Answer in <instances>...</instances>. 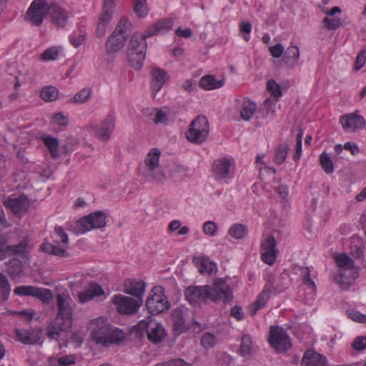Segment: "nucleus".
Instances as JSON below:
<instances>
[{"label": "nucleus", "instance_id": "nucleus-62", "mask_svg": "<svg viewBox=\"0 0 366 366\" xmlns=\"http://www.w3.org/2000/svg\"><path fill=\"white\" fill-rule=\"evenodd\" d=\"M269 51L272 57L278 59L283 54L285 48L282 44L279 43L269 47Z\"/></svg>", "mask_w": 366, "mask_h": 366}, {"label": "nucleus", "instance_id": "nucleus-32", "mask_svg": "<svg viewBox=\"0 0 366 366\" xmlns=\"http://www.w3.org/2000/svg\"><path fill=\"white\" fill-rule=\"evenodd\" d=\"M237 108L240 114L241 119L244 121L251 119L257 109L255 103L247 99L238 101Z\"/></svg>", "mask_w": 366, "mask_h": 366}, {"label": "nucleus", "instance_id": "nucleus-58", "mask_svg": "<svg viewBox=\"0 0 366 366\" xmlns=\"http://www.w3.org/2000/svg\"><path fill=\"white\" fill-rule=\"evenodd\" d=\"M115 6V0H104L101 14L112 16Z\"/></svg>", "mask_w": 366, "mask_h": 366}, {"label": "nucleus", "instance_id": "nucleus-47", "mask_svg": "<svg viewBox=\"0 0 366 366\" xmlns=\"http://www.w3.org/2000/svg\"><path fill=\"white\" fill-rule=\"evenodd\" d=\"M247 233V229L246 227L241 224H233L228 230V235L231 237L239 239H242L246 236Z\"/></svg>", "mask_w": 366, "mask_h": 366}, {"label": "nucleus", "instance_id": "nucleus-30", "mask_svg": "<svg viewBox=\"0 0 366 366\" xmlns=\"http://www.w3.org/2000/svg\"><path fill=\"white\" fill-rule=\"evenodd\" d=\"M14 293L19 296H32L38 297L43 303L46 302V290L33 286H18Z\"/></svg>", "mask_w": 366, "mask_h": 366}, {"label": "nucleus", "instance_id": "nucleus-14", "mask_svg": "<svg viewBox=\"0 0 366 366\" xmlns=\"http://www.w3.org/2000/svg\"><path fill=\"white\" fill-rule=\"evenodd\" d=\"M115 119L109 115L101 122L89 127L90 132L102 142H107L114 131Z\"/></svg>", "mask_w": 366, "mask_h": 366}, {"label": "nucleus", "instance_id": "nucleus-25", "mask_svg": "<svg viewBox=\"0 0 366 366\" xmlns=\"http://www.w3.org/2000/svg\"><path fill=\"white\" fill-rule=\"evenodd\" d=\"M143 114L149 117L156 124H165L170 119V111L167 107L146 108Z\"/></svg>", "mask_w": 366, "mask_h": 366}, {"label": "nucleus", "instance_id": "nucleus-12", "mask_svg": "<svg viewBox=\"0 0 366 366\" xmlns=\"http://www.w3.org/2000/svg\"><path fill=\"white\" fill-rule=\"evenodd\" d=\"M186 313H187V311L184 312L179 309H176L172 312L173 330L177 335L189 331L191 326L193 327L194 331L196 330V328L199 330L200 328L197 322L187 319Z\"/></svg>", "mask_w": 366, "mask_h": 366}, {"label": "nucleus", "instance_id": "nucleus-1", "mask_svg": "<svg viewBox=\"0 0 366 366\" xmlns=\"http://www.w3.org/2000/svg\"><path fill=\"white\" fill-rule=\"evenodd\" d=\"M186 299L192 304L217 302H230L233 298L232 290L223 279H216L212 285L192 286L185 291Z\"/></svg>", "mask_w": 366, "mask_h": 366}, {"label": "nucleus", "instance_id": "nucleus-61", "mask_svg": "<svg viewBox=\"0 0 366 366\" xmlns=\"http://www.w3.org/2000/svg\"><path fill=\"white\" fill-rule=\"evenodd\" d=\"M348 317L355 322L366 324V315L356 310L347 311Z\"/></svg>", "mask_w": 366, "mask_h": 366}, {"label": "nucleus", "instance_id": "nucleus-35", "mask_svg": "<svg viewBox=\"0 0 366 366\" xmlns=\"http://www.w3.org/2000/svg\"><path fill=\"white\" fill-rule=\"evenodd\" d=\"M87 39V31L84 25H79L77 29L73 31L69 36L70 44L78 48L86 42Z\"/></svg>", "mask_w": 366, "mask_h": 366}, {"label": "nucleus", "instance_id": "nucleus-49", "mask_svg": "<svg viewBox=\"0 0 366 366\" xmlns=\"http://www.w3.org/2000/svg\"><path fill=\"white\" fill-rule=\"evenodd\" d=\"M64 56V50L61 46H53L47 49V61H57Z\"/></svg>", "mask_w": 366, "mask_h": 366}, {"label": "nucleus", "instance_id": "nucleus-18", "mask_svg": "<svg viewBox=\"0 0 366 366\" xmlns=\"http://www.w3.org/2000/svg\"><path fill=\"white\" fill-rule=\"evenodd\" d=\"M261 257L262 261L269 265H272L277 258L278 250L276 248V242L274 237L265 236L261 244Z\"/></svg>", "mask_w": 366, "mask_h": 366}, {"label": "nucleus", "instance_id": "nucleus-36", "mask_svg": "<svg viewBox=\"0 0 366 366\" xmlns=\"http://www.w3.org/2000/svg\"><path fill=\"white\" fill-rule=\"evenodd\" d=\"M357 272H355L354 271H352L351 273L339 272L334 276V281L342 290H347L357 277Z\"/></svg>", "mask_w": 366, "mask_h": 366}, {"label": "nucleus", "instance_id": "nucleus-63", "mask_svg": "<svg viewBox=\"0 0 366 366\" xmlns=\"http://www.w3.org/2000/svg\"><path fill=\"white\" fill-rule=\"evenodd\" d=\"M230 315L232 317L235 318L237 321H241L244 317V311L242 307L239 305H235L232 307L230 311Z\"/></svg>", "mask_w": 366, "mask_h": 366}, {"label": "nucleus", "instance_id": "nucleus-55", "mask_svg": "<svg viewBox=\"0 0 366 366\" xmlns=\"http://www.w3.org/2000/svg\"><path fill=\"white\" fill-rule=\"evenodd\" d=\"M217 342L216 336L211 332L204 333L201 338V344L204 348H212Z\"/></svg>", "mask_w": 366, "mask_h": 366}, {"label": "nucleus", "instance_id": "nucleus-40", "mask_svg": "<svg viewBox=\"0 0 366 366\" xmlns=\"http://www.w3.org/2000/svg\"><path fill=\"white\" fill-rule=\"evenodd\" d=\"M47 149L55 162L53 167L56 168V165L61 162V150L56 138L47 136Z\"/></svg>", "mask_w": 366, "mask_h": 366}, {"label": "nucleus", "instance_id": "nucleus-31", "mask_svg": "<svg viewBox=\"0 0 366 366\" xmlns=\"http://www.w3.org/2000/svg\"><path fill=\"white\" fill-rule=\"evenodd\" d=\"M173 27V21L171 19H162L152 24L146 29L147 36H152L164 34Z\"/></svg>", "mask_w": 366, "mask_h": 366}, {"label": "nucleus", "instance_id": "nucleus-11", "mask_svg": "<svg viewBox=\"0 0 366 366\" xmlns=\"http://www.w3.org/2000/svg\"><path fill=\"white\" fill-rule=\"evenodd\" d=\"M268 340L271 347L279 353L288 350L292 346L290 338L285 330L278 326L270 327Z\"/></svg>", "mask_w": 366, "mask_h": 366}, {"label": "nucleus", "instance_id": "nucleus-64", "mask_svg": "<svg viewBox=\"0 0 366 366\" xmlns=\"http://www.w3.org/2000/svg\"><path fill=\"white\" fill-rule=\"evenodd\" d=\"M156 366H192L182 359L172 360L166 362L157 364Z\"/></svg>", "mask_w": 366, "mask_h": 366}, {"label": "nucleus", "instance_id": "nucleus-37", "mask_svg": "<svg viewBox=\"0 0 366 366\" xmlns=\"http://www.w3.org/2000/svg\"><path fill=\"white\" fill-rule=\"evenodd\" d=\"M193 262L198 270L202 274H211L217 270V265L214 262L210 261L206 257H195L193 259Z\"/></svg>", "mask_w": 366, "mask_h": 366}, {"label": "nucleus", "instance_id": "nucleus-21", "mask_svg": "<svg viewBox=\"0 0 366 366\" xmlns=\"http://www.w3.org/2000/svg\"><path fill=\"white\" fill-rule=\"evenodd\" d=\"M124 36L113 33L109 35L105 44V51L108 59H113L115 54L124 48L127 41Z\"/></svg>", "mask_w": 366, "mask_h": 366}, {"label": "nucleus", "instance_id": "nucleus-33", "mask_svg": "<svg viewBox=\"0 0 366 366\" xmlns=\"http://www.w3.org/2000/svg\"><path fill=\"white\" fill-rule=\"evenodd\" d=\"M302 366H326V359L320 354L312 351H307L302 360Z\"/></svg>", "mask_w": 366, "mask_h": 366}, {"label": "nucleus", "instance_id": "nucleus-44", "mask_svg": "<svg viewBox=\"0 0 366 366\" xmlns=\"http://www.w3.org/2000/svg\"><path fill=\"white\" fill-rule=\"evenodd\" d=\"M92 95V89L84 87L74 96L71 102L75 104H84L89 102Z\"/></svg>", "mask_w": 366, "mask_h": 366}, {"label": "nucleus", "instance_id": "nucleus-19", "mask_svg": "<svg viewBox=\"0 0 366 366\" xmlns=\"http://www.w3.org/2000/svg\"><path fill=\"white\" fill-rule=\"evenodd\" d=\"M4 204L14 214L20 217L27 212L30 202L26 196L21 195L18 197L8 198Z\"/></svg>", "mask_w": 366, "mask_h": 366}, {"label": "nucleus", "instance_id": "nucleus-51", "mask_svg": "<svg viewBox=\"0 0 366 366\" xmlns=\"http://www.w3.org/2000/svg\"><path fill=\"white\" fill-rule=\"evenodd\" d=\"M9 268L7 272L11 277L20 276L22 272L21 264L19 260L14 259L8 262Z\"/></svg>", "mask_w": 366, "mask_h": 366}, {"label": "nucleus", "instance_id": "nucleus-17", "mask_svg": "<svg viewBox=\"0 0 366 366\" xmlns=\"http://www.w3.org/2000/svg\"><path fill=\"white\" fill-rule=\"evenodd\" d=\"M340 123L344 130L347 132H356L365 128V120L357 111L341 117Z\"/></svg>", "mask_w": 366, "mask_h": 366}, {"label": "nucleus", "instance_id": "nucleus-42", "mask_svg": "<svg viewBox=\"0 0 366 366\" xmlns=\"http://www.w3.org/2000/svg\"><path fill=\"white\" fill-rule=\"evenodd\" d=\"M112 19V16H106L105 14H100L96 27L97 37L102 38L105 35L107 26L110 23Z\"/></svg>", "mask_w": 366, "mask_h": 366}, {"label": "nucleus", "instance_id": "nucleus-52", "mask_svg": "<svg viewBox=\"0 0 366 366\" xmlns=\"http://www.w3.org/2000/svg\"><path fill=\"white\" fill-rule=\"evenodd\" d=\"M130 25L131 24L129 20L126 17H122L120 19L114 32L121 36H124L127 39V31L129 30Z\"/></svg>", "mask_w": 366, "mask_h": 366}, {"label": "nucleus", "instance_id": "nucleus-4", "mask_svg": "<svg viewBox=\"0 0 366 366\" xmlns=\"http://www.w3.org/2000/svg\"><path fill=\"white\" fill-rule=\"evenodd\" d=\"M161 152L157 148H152L147 153L144 159V167L141 174L148 182L163 184L166 180V175L159 166Z\"/></svg>", "mask_w": 366, "mask_h": 366}, {"label": "nucleus", "instance_id": "nucleus-38", "mask_svg": "<svg viewBox=\"0 0 366 366\" xmlns=\"http://www.w3.org/2000/svg\"><path fill=\"white\" fill-rule=\"evenodd\" d=\"M300 58L299 48L296 46H290L283 54L282 60L290 68H295Z\"/></svg>", "mask_w": 366, "mask_h": 366}, {"label": "nucleus", "instance_id": "nucleus-39", "mask_svg": "<svg viewBox=\"0 0 366 366\" xmlns=\"http://www.w3.org/2000/svg\"><path fill=\"white\" fill-rule=\"evenodd\" d=\"M224 84L223 79H217L213 75H205L200 79L199 86L206 90L221 88Z\"/></svg>", "mask_w": 366, "mask_h": 366}, {"label": "nucleus", "instance_id": "nucleus-23", "mask_svg": "<svg viewBox=\"0 0 366 366\" xmlns=\"http://www.w3.org/2000/svg\"><path fill=\"white\" fill-rule=\"evenodd\" d=\"M267 89L270 92L271 95L275 97V100L267 99L264 102V109L266 110L267 114H273L275 112V106L282 96V89L279 84L274 80L270 79L267 83Z\"/></svg>", "mask_w": 366, "mask_h": 366}, {"label": "nucleus", "instance_id": "nucleus-9", "mask_svg": "<svg viewBox=\"0 0 366 366\" xmlns=\"http://www.w3.org/2000/svg\"><path fill=\"white\" fill-rule=\"evenodd\" d=\"M47 18L52 26L57 29H67L69 23V12L59 4L47 5Z\"/></svg>", "mask_w": 366, "mask_h": 366}, {"label": "nucleus", "instance_id": "nucleus-3", "mask_svg": "<svg viewBox=\"0 0 366 366\" xmlns=\"http://www.w3.org/2000/svg\"><path fill=\"white\" fill-rule=\"evenodd\" d=\"M58 314L55 319V326L47 328V337L50 339L58 340L61 333L70 329L72 325V309L70 307V297L67 294H59L56 296Z\"/></svg>", "mask_w": 366, "mask_h": 366}, {"label": "nucleus", "instance_id": "nucleus-26", "mask_svg": "<svg viewBox=\"0 0 366 366\" xmlns=\"http://www.w3.org/2000/svg\"><path fill=\"white\" fill-rule=\"evenodd\" d=\"M145 282L139 280L128 279L124 282L126 293L135 297L137 300L142 302L145 292Z\"/></svg>", "mask_w": 366, "mask_h": 366}, {"label": "nucleus", "instance_id": "nucleus-20", "mask_svg": "<svg viewBox=\"0 0 366 366\" xmlns=\"http://www.w3.org/2000/svg\"><path fill=\"white\" fill-rule=\"evenodd\" d=\"M16 337L19 341L26 345H34L39 343L42 345L43 340L41 337L43 332L42 328L21 330L16 328L14 330Z\"/></svg>", "mask_w": 366, "mask_h": 366}, {"label": "nucleus", "instance_id": "nucleus-54", "mask_svg": "<svg viewBox=\"0 0 366 366\" xmlns=\"http://www.w3.org/2000/svg\"><path fill=\"white\" fill-rule=\"evenodd\" d=\"M202 232L209 237H214L217 234L218 227L213 221H207L202 225Z\"/></svg>", "mask_w": 366, "mask_h": 366}, {"label": "nucleus", "instance_id": "nucleus-8", "mask_svg": "<svg viewBox=\"0 0 366 366\" xmlns=\"http://www.w3.org/2000/svg\"><path fill=\"white\" fill-rule=\"evenodd\" d=\"M141 331H145L148 339L154 342H160L166 336V331L161 322L152 317H148L141 320L138 324Z\"/></svg>", "mask_w": 366, "mask_h": 366}, {"label": "nucleus", "instance_id": "nucleus-28", "mask_svg": "<svg viewBox=\"0 0 366 366\" xmlns=\"http://www.w3.org/2000/svg\"><path fill=\"white\" fill-rule=\"evenodd\" d=\"M104 296V291L102 287L94 282H91L89 286L77 295L80 303H86L95 297Z\"/></svg>", "mask_w": 366, "mask_h": 366}, {"label": "nucleus", "instance_id": "nucleus-15", "mask_svg": "<svg viewBox=\"0 0 366 366\" xmlns=\"http://www.w3.org/2000/svg\"><path fill=\"white\" fill-rule=\"evenodd\" d=\"M112 303L117 311L122 314H132L136 312L142 305V301L121 294L114 295L112 298Z\"/></svg>", "mask_w": 366, "mask_h": 366}, {"label": "nucleus", "instance_id": "nucleus-22", "mask_svg": "<svg viewBox=\"0 0 366 366\" xmlns=\"http://www.w3.org/2000/svg\"><path fill=\"white\" fill-rule=\"evenodd\" d=\"M169 79V74L164 69L157 67L152 68L150 87L153 97H156Z\"/></svg>", "mask_w": 366, "mask_h": 366}, {"label": "nucleus", "instance_id": "nucleus-43", "mask_svg": "<svg viewBox=\"0 0 366 366\" xmlns=\"http://www.w3.org/2000/svg\"><path fill=\"white\" fill-rule=\"evenodd\" d=\"M50 124L53 126L66 127L69 124V115L63 112H56L51 114L50 117Z\"/></svg>", "mask_w": 366, "mask_h": 366}, {"label": "nucleus", "instance_id": "nucleus-41", "mask_svg": "<svg viewBox=\"0 0 366 366\" xmlns=\"http://www.w3.org/2000/svg\"><path fill=\"white\" fill-rule=\"evenodd\" d=\"M301 274L303 277V285L305 289L308 291V294L310 295V299L313 300L315 292L316 285L315 282L310 277V270L309 267H304L301 269Z\"/></svg>", "mask_w": 366, "mask_h": 366}, {"label": "nucleus", "instance_id": "nucleus-48", "mask_svg": "<svg viewBox=\"0 0 366 366\" xmlns=\"http://www.w3.org/2000/svg\"><path fill=\"white\" fill-rule=\"evenodd\" d=\"M134 13L139 18H144L148 15L149 7L147 0H133Z\"/></svg>", "mask_w": 366, "mask_h": 366}, {"label": "nucleus", "instance_id": "nucleus-6", "mask_svg": "<svg viewBox=\"0 0 366 366\" xmlns=\"http://www.w3.org/2000/svg\"><path fill=\"white\" fill-rule=\"evenodd\" d=\"M209 133V125L206 117L199 115L189 124L186 133L189 142L194 144L204 142Z\"/></svg>", "mask_w": 366, "mask_h": 366}, {"label": "nucleus", "instance_id": "nucleus-5", "mask_svg": "<svg viewBox=\"0 0 366 366\" xmlns=\"http://www.w3.org/2000/svg\"><path fill=\"white\" fill-rule=\"evenodd\" d=\"M107 224V216L101 211L92 212L79 220L67 223V229L79 235L95 229L104 227Z\"/></svg>", "mask_w": 366, "mask_h": 366}, {"label": "nucleus", "instance_id": "nucleus-16", "mask_svg": "<svg viewBox=\"0 0 366 366\" xmlns=\"http://www.w3.org/2000/svg\"><path fill=\"white\" fill-rule=\"evenodd\" d=\"M46 16V0H34L28 9L25 19L33 25L40 26Z\"/></svg>", "mask_w": 366, "mask_h": 366}, {"label": "nucleus", "instance_id": "nucleus-46", "mask_svg": "<svg viewBox=\"0 0 366 366\" xmlns=\"http://www.w3.org/2000/svg\"><path fill=\"white\" fill-rule=\"evenodd\" d=\"M254 350L253 343L251 337L249 335H243L240 345L239 354L242 356L249 355Z\"/></svg>", "mask_w": 366, "mask_h": 366}, {"label": "nucleus", "instance_id": "nucleus-13", "mask_svg": "<svg viewBox=\"0 0 366 366\" xmlns=\"http://www.w3.org/2000/svg\"><path fill=\"white\" fill-rule=\"evenodd\" d=\"M212 172L217 181L228 183L233 177L231 160L227 157L216 159L212 164Z\"/></svg>", "mask_w": 366, "mask_h": 366}, {"label": "nucleus", "instance_id": "nucleus-2", "mask_svg": "<svg viewBox=\"0 0 366 366\" xmlns=\"http://www.w3.org/2000/svg\"><path fill=\"white\" fill-rule=\"evenodd\" d=\"M89 339L104 347L117 344L125 338L124 332L109 324L105 317H99L91 320L87 325Z\"/></svg>", "mask_w": 366, "mask_h": 366}, {"label": "nucleus", "instance_id": "nucleus-56", "mask_svg": "<svg viewBox=\"0 0 366 366\" xmlns=\"http://www.w3.org/2000/svg\"><path fill=\"white\" fill-rule=\"evenodd\" d=\"M84 334L82 331H74L71 332L69 336L66 339V342L74 343L76 346H80L84 342Z\"/></svg>", "mask_w": 366, "mask_h": 366}, {"label": "nucleus", "instance_id": "nucleus-10", "mask_svg": "<svg viewBox=\"0 0 366 366\" xmlns=\"http://www.w3.org/2000/svg\"><path fill=\"white\" fill-rule=\"evenodd\" d=\"M51 237L54 239V244L47 247V253L60 257L68 256L69 237L64 229L61 227L56 226Z\"/></svg>", "mask_w": 366, "mask_h": 366}, {"label": "nucleus", "instance_id": "nucleus-53", "mask_svg": "<svg viewBox=\"0 0 366 366\" xmlns=\"http://www.w3.org/2000/svg\"><path fill=\"white\" fill-rule=\"evenodd\" d=\"M145 56L146 54H143L142 59L139 61V59H140V54L134 51H129L128 57L130 65L136 69L142 68L144 64Z\"/></svg>", "mask_w": 366, "mask_h": 366}, {"label": "nucleus", "instance_id": "nucleus-24", "mask_svg": "<svg viewBox=\"0 0 366 366\" xmlns=\"http://www.w3.org/2000/svg\"><path fill=\"white\" fill-rule=\"evenodd\" d=\"M322 11L326 15L323 19V24L328 30H336L341 26V19L336 16L342 13L339 6H334L331 9L324 8Z\"/></svg>", "mask_w": 366, "mask_h": 366}, {"label": "nucleus", "instance_id": "nucleus-57", "mask_svg": "<svg viewBox=\"0 0 366 366\" xmlns=\"http://www.w3.org/2000/svg\"><path fill=\"white\" fill-rule=\"evenodd\" d=\"M288 149V146L285 144L279 146V147L276 150L274 158L275 162L277 164H280L282 162H284L287 157Z\"/></svg>", "mask_w": 366, "mask_h": 366}, {"label": "nucleus", "instance_id": "nucleus-29", "mask_svg": "<svg viewBox=\"0 0 366 366\" xmlns=\"http://www.w3.org/2000/svg\"><path fill=\"white\" fill-rule=\"evenodd\" d=\"M147 37V32L145 31L144 34H135L131 38L129 51L140 54L139 61L142 59L143 54H146L147 48L146 39Z\"/></svg>", "mask_w": 366, "mask_h": 366}, {"label": "nucleus", "instance_id": "nucleus-7", "mask_svg": "<svg viewBox=\"0 0 366 366\" xmlns=\"http://www.w3.org/2000/svg\"><path fill=\"white\" fill-rule=\"evenodd\" d=\"M148 311L153 315H157L169 310L170 303L164 295V290L161 286L154 287L149 294L146 301Z\"/></svg>", "mask_w": 366, "mask_h": 366}, {"label": "nucleus", "instance_id": "nucleus-59", "mask_svg": "<svg viewBox=\"0 0 366 366\" xmlns=\"http://www.w3.org/2000/svg\"><path fill=\"white\" fill-rule=\"evenodd\" d=\"M7 241L4 236H0V259L9 256L10 245H6Z\"/></svg>", "mask_w": 366, "mask_h": 366}, {"label": "nucleus", "instance_id": "nucleus-34", "mask_svg": "<svg viewBox=\"0 0 366 366\" xmlns=\"http://www.w3.org/2000/svg\"><path fill=\"white\" fill-rule=\"evenodd\" d=\"M334 259L337 267L340 269V272L351 273L352 271H354L357 272V268L354 266L353 260L345 254H336L334 255Z\"/></svg>", "mask_w": 366, "mask_h": 366}, {"label": "nucleus", "instance_id": "nucleus-50", "mask_svg": "<svg viewBox=\"0 0 366 366\" xmlns=\"http://www.w3.org/2000/svg\"><path fill=\"white\" fill-rule=\"evenodd\" d=\"M320 163L325 173L330 174L334 172L333 162L326 152L320 154Z\"/></svg>", "mask_w": 366, "mask_h": 366}, {"label": "nucleus", "instance_id": "nucleus-27", "mask_svg": "<svg viewBox=\"0 0 366 366\" xmlns=\"http://www.w3.org/2000/svg\"><path fill=\"white\" fill-rule=\"evenodd\" d=\"M273 288L274 287L272 283L268 282L266 284L264 290L257 296V300L249 307V311L252 315H254L258 310L262 309L266 305Z\"/></svg>", "mask_w": 366, "mask_h": 366}, {"label": "nucleus", "instance_id": "nucleus-45", "mask_svg": "<svg viewBox=\"0 0 366 366\" xmlns=\"http://www.w3.org/2000/svg\"><path fill=\"white\" fill-rule=\"evenodd\" d=\"M11 290V284L7 277L0 272V299L7 300Z\"/></svg>", "mask_w": 366, "mask_h": 366}, {"label": "nucleus", "instance_id": "nucleus-60", "mask_svg": "<svg viewBox=\"0 0 366 366\" xmlns=\"http://www.w3.org/2000/svg\"><path fill=\"white\" fill-rule=\"evenodd\" d=\"M26 243L21 242L19 244L14 246L10 245L9 256L14 255H21L26 252Z\"/></svg>", "mask_w": 366, "mask_h": 366}]
</instances>
